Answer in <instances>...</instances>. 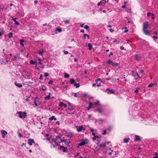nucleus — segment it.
Segmentation results:
<instances>
[{
    "label": "nucleus",
    "instance_id": "34",
    "mask_svg": "<svg viewBox=\"0 0 158 158\" xmlns=\"http://www.w3.org/2000/svg\"><path fill=\"white\" fill-rule=\"evenodd\" d=\"M50 96L49 95L45 96L44 98V99L45 100H49L50 99Z\"/></svg>",
    "mask_w": 158,
    "mask_h": 158
},
{
    "label": "nucleus",
    "instance_id": "37",
    "mask_svg": "<svg viewBox=\"0 0 158 158\" xmlns=\"http://www.w3.org/2000/svg\"><path fill=\"white\" fill-rule=\"evenodd\" d=\"M4 31L3 28L1 30V31L0 32V36H1L4 33Z\"/></svg>",
    "mask_w": 158,
    "mask_h": 158
},
{
    "label": "nucleus",
    "instance_id": "26",
    "mask_svg": "<svg viewBox=\"0 0 158 158\" xmlns=\"http://www.w3.org/2000/svg\"><path fill=\"white\" fill-rule=\"evenodd\" d=\"M56 31H58L59 32H60L62 31V29L60 27H58L56 28Z\"/></svg>",
    "mask_w": 158,
    "mask_h": 158
},
{
    "label": "nucleus",
    "instance_id": "55",
    "mask_svg": "<svg viewBox=\"0 0 158 158\" xmlns=\"http://www.w3.org/2000/svg\"><path fill=\"white\" fill-rule=\"evenodd\" d=\"M102 1H101L99 2L98 3L97 5L98 6H99L101 4H102Z\"/></svg>",
    "mask_w": 158,
    "mask_h": 158
},
{
    "label": "nucleus",
    "instance_id": "50",
    "mask_svg": "<svg viewBox=\"0 0 158 158\" xmlns=\"http://www.w3.org/2000/svg\"><path fill=\"white\" fill-rule=\"evenodd\" d=\"M151 15L152 16V19H154V18H155V17H154V14H153V13H152L151 14Z\"/></svg>",
    "mask_w": 158,
    "mask_h": 158
},
{
    "label": "nucleus",
    "instance_id": "61",
    "mask_svg": "<svg viewBox=\"0 0 158 158\" xmlns=\"http://www.w3.org/2000/svg\"><path fill=\"white\" fill-rule=\"evenodd\" d=\"M16 57H17V59L19 60V59H21V58L19 56H16Z\"/></svg>",
    "mask_w": 158,
    "mask_h": 158
},
{
    "label": "nucleus",
    "instance_id": "44",
    "mask_svg": "<svg viewBox=\"0 0 158 158\" xmlns=\"http://www.w3.org/2000/svg\"><path fill=\"white\" fill-rule=\"evenodd\" d=\"M60 139L61 140V141H60V142H58V143H60V142H64L65 143V141H66V139H62V140L61 139Z\"/></svg>",
    "mask_w": 158,
    "mask_h": 158
},
{
    "label": "nucleus",
    "instance_id": "24",
    "mask_svg": "<svg viewBox=\"0 0 158 158\" xmlns=\"http://www.w3.org/2000/svg\"><path fill=\"white\" fill-rule=\"evenodd\" d=\"M40 89L44 91L46 90V88L45 86L43 85L40 87Z\"/></svg>",
    "mask_w": 158,
    "mask_h": 158
},
{
    "label": "nucleus",
    "instance_id": "13",
    "mask_svg": "<svg viewBox=\"0 0 158 158\" xmlns=\"http://www.w3.org/2000/svg\"><path fill=\"white\" fill-rule=\"evenodd\" d=\"M106 91H109V94H114L115 93V92L113 90V89H110L109 88H107L106 89ZM108 93L109 94V93Z\"/></svg>",
    "mask_w": 158,
    "mask_h": 158
},
{
    "label": "nucleus",
    "instance_id": "39",
    "mask_svg": "<svg viewBox=\"0 0 158 158\" xmlns=\"http://www.w3.org/2000/svg\"><path fill=\"white\" fill-rule=\"evenodd\" d=\"M155 156L153 157V158H158V153L156 152L155 153Z\"/></svg>",
    "mask_w": 158,
    "mask_h": 158
},
{
    "label": "nucleus",
    "instance_id": "49",
    "mask_svg": "<svg viewBox=\"0 0 158 158\" xmlns=\"http://www.w3.org/2000/svg\"><path fill=\"white\" fill-rule=\"evenodd\" d=\"M49 75V74L48 73H45L44 74V76L45 77H46Z\"/></svg>",
    "mask_w": 158,
    "mask_h": 158
},
{
    "label": "nucleus",
    "instance_id": "27",
    "mask_svg": "<svg viewBox=\"0 0 158 158\" xmlns=\"http://www.w3.org/2000/svg\"><path fill=\"white\" fill-rule=\"evenodd\" d=\"M88 46L89 47V50H91L92 49V46L91 44L89 43L88 44Z\"/></svg>",
    "mask_w": 158,
    "mask_h": 158
},
{
    "label": "nucleus",
    "instance_id": "53",
    "mask_svg": "<svg viewBox=\"0 0 158 158\" xmlns=\"http://www.w3.org/2000/svg\"><path fill=\"white\" fill-rule=\"evenodd\" d=\"M0 62L1 63V64H2L4 63L3 60L2 59H0Z\"/></svg>",
    "mask_w": 158,
    "mask_h": 158
},
{
    "label": "nucleus",
    "instance_id": "40",
    "mask_svg": "<svg viewBox=\"0 0 158 158\" xmlns=\"http://www.w3.org/2000/svg\"><path fill=\"white\" fill-rule=\"evenodd\" d=\"M98 137V135H95L93 138V139L94 140H95L96 139V138H97Z\"/></svg>",
    "mask_w": 158,
    "mask_h": 158
},
{
    "label": "nucleus",
    "instance_id": "35",
    "mask_svg": "<svg viewBox=\"0 0 158 158\" xmlns=\"http://www.w3.org/2000/svg\"><path fill=\"white\" fill-rule=\"evenodd\" d=\"M85 37H87L88 39L90 38L89 36L87 34H84L83 35L84 39H85Z\"/></svg>",
    "mask_w": 158,
    "mask_h": 158
},
{
    "label": "nucleus",
    "instance_id": "60",
    "mask_svg": "<svg viewBox=\"0 0 158 158\" xmlns=\"http://www.w3.org/2000/svg\"><path fill=\"white\" fill-rule=\"evenodd\" d=\"M16 19H17V18H13L12 19V20L15 22V21H16Z\"/></svg>",
    "mask_w": 158,
    "mask_h": 158
},
{
    "label": "nucleus",
    "instance_id": "38",
    "mask_svg": "<svg viewBox=\"0 0 158 158\" xmlns=\"http://www.w3.org/2000/svg\"><path fill=\"white\" fill-rule=\"evenodd\" d=\"M97 111L99 113H102V110L100 108H98V109H97Z\"/></svg>",
    "mask_w": 158,
    "mask_h": 158
},
{
    "label": "nucleus",
    "instance_id": "30",
    "mask_svg": "<svg viewBox=\"0 0 158 158\" xmlns=\"http://www.w3.org/2000/svg\"><path fill=\"white\" fill-rule=\"evenodd\" d=\"M8 37L10 38L12 37L13 34L12 32H10L8 34Z\"/></svg>",
    "mask_w": 158,
    "mask_h": 158
},
{
    "label": "nucleus",
    "instance_id": "29",
    "mask_svg": "<svg viewBox=\"0 0 158 158\" xmlns=\"http://www.w3.org/2000/svg\"><path fill=\"white\" fill-rule=\"evenodd\" d=\"M108 63L109 64L111 65H114V63L110 60H109L108 61Z\"/></svg>",
    "mask_w": 158,
    "mask_h": 158
},
{
    "label": "nucleus",
    "instance_id": "11",
    "mask_svg": "<svg viewBox=\"0 0 158 158\" xmlns=\"http://www.w3.org/2000/svg\"><path fill=\"white\" fill-rule=\"evenodd\" d=\"M34 143L35 141L33 139H28V144L29 145H31L33 143Z\"/></svg>",
    "mask_w": 158,
    "mask_h": 158
},
{
    "label": "nucleus",
    "instance_id": "18",
    "mask_svg": "<svg viewBox=\"0 0 158 158\" xmlns=\"http://www.w3.org/2000/svg\"><path fill=\"white\" fill-rule=\"evenodd\" d=\"M15 84L16 86L18 87L19 88H21L22 87L23 85L21 83H17L16 82H15Z\"/></svg>",
    "mask_w": 158,
    "mask_h": 158
},
{
    "label": "nucleus",
    "instance_id": "56",
    "mask_svg": "<svg viewBox=\"0 0 158 158\" xmlns=\"http://www.w3.org/2000/svg\"><path fill=\"white\" fill-rule=\"evenodd\" d=\"M15 24H16V25H19V23L17 21H15Z\"/></svg>",
    "mask_w": 158,
    "mask_h": 158
},
{
    "label": "nucleus",
    "instance_id": "6",
    "mask_svg": "<svg viewBox=\"0 0 158 158\" xmlns=\"http://www.w3.org/2000/svg\"><path fill=\"white\" fill-rule=\"evenodd\" d=\"M76 128H77V131L78 132H80L82 130H84L85 128H84L83 126H76L75 127Z\"/></svg>",
    "mask_w": 158,
    "mask_h": 158
},
{
    "label": "nucleus",
    "instance_id": "28",
    "mask_svg": "<svg viewBox=\"0 0 158 158\" xmlns=\"http://www.w3.org/2000/svg\"><path fill=\"white\" fill-rule=\"evenodd\" d=\"M89 106L87 108V110H89L91 108H92V102H89Z\"/></svg>",
    "mask_w": 158,
    "mask_h": 158
},
{
    "label": "nucleus",
    "instance_id": "43",
    "mask_svg": "<svg viewBox=\"0 0 158 158\" xmlns=\"http://www.w3.org/2000/svg\"><path fill=\"white\" fill-rule=\"evenodd\" d=\"M44 53V51L42 50L38 52V54H40L41 55H42Z\"/></svg>",
    "mask_w": 158,
    "mask_h": 158
},
{
    "label": "nucleus",
    "instance_id": "14",
    "mask_svg": "<svg viewBox=\"0 0 158 158\" xmlns=\"http://www.w3.org/2000/svg\"><path fill=\"white\" fill-rule=\"evenodd\" d=\"M99 101H98L96 102L92 103V108H94L97 105L99 104Z\"/></svg>",
    "mask_w": 158,
    "mask_h": 158
},
{
    "label": "nucleus",
    "instance_id": "10",
    "mask_svg": "<svg viewBox=\"0 0 158 158\" xmlns=\"http://www.w3.org/2000/svg\"><path fill=\"white\" fill-rule=\"evenodd\" d=\"M59 106L60 107L66 108L67 107V105L62 102H60Z\"/></svg>",
    "mask_w": 158,
    "mask_h": 158
},
{
    "label": "nucleus",
    "instance_id": "48",
    "mask_svg": "<svg viewBox=\"0 0 158 158\" xmlns=\"http://www.w3.org/2000/svg\"><path fill=\"white\" fill-rule=\"evenodd\" d=\"M64 23L66 24H68L69 23V21L68 20H65L64 21Z\"/></svg>",
    "mask_w": 158,
    "mask_h": 158
},
{
    "label": "nucleus",
    "instance_id": "5",
    "mask_svg": "<svg viewBox=\"0 0 158 158\" xmlns=\"http://www.w3.org/2000/svg\"><path fill=\"white\" fill-rule=\"evenodd\" d=\"M59 138V139H61V137H60L59 136H57L55 138H53L52 139V140L53 142L55 144L56 146H58L59 145L58 143H57L56 141L57 140V139Z\"/></svg>",
    "mask_w": 158,
    "mask_h": 158
},
{
    "label": "nucleus",
    "instance_id": "62",
    "mask_svg": "<svg viewBox=\"0 0 158 158\" xmlns=\"http://www.w3.org/2000/svg\"><path fill=\"white\" fill-rule=\"evenodd\" d=\"M56 123L57 125H59L60 124V122L59 121H57L56 122Z\"/></svg>",
    "mask_w": 158,
    "mask_h": 158
},
{
    "label": "nucleus",
    "instance_id": "41",
    "mask_svg": "<svg viewBox=\"0 0 158 158\" xmlns=\"http://www.w3.org/2000/svg\"><path fill=\"white\" fill-rule=\"evenodd\" d=\"M17 60V57L16 56H14L13 58L12 59V60L13 61H15V60Z\"/></svg>",
    "mask_w": 158,
    "mask_h": 158
},
{
    "label": "nucleus",
    "instance_id": "45",
    "mask_svg": "<svg viewBox=\"0 0 158 158\" xmlns=\"http://www.w3.org/2000/svg\"><path fill=\"white\" fill-rule=\"evenodd\" d=\"M139 88H136V89L135 90V93H138L139 91Z\"/></svg>",
    "mask_w": 158,
    "mask_h": 158
},
{
    "label": "nucleus",
    "instance_id": "20",
    "mask_svg": "<svg viewBox=\"0 0 158 158\" xmlns=\"http://www.w3.org/2000/svg\"><path fill=\"white\" fill-rule=\"evenodd\" d=\"M25 42V41L23 39H21L20 40V44L21 45V46L23 47L24 46V44H23V43H24Z\"/></svg>",
    "mask_w": 158,
    "mask_h": 158
},
{
    "label": "nucleus",
    "instance_id": "16",
    "mask_svg": "<svg viewBox=\"0 0 158 158\" xmlns=\"http://www.w3.org/2000/svg\"><path fill=\"white\" fill-rule=\"evenodd\" d=\"M135 57L137 60H139L141 58V56L138 55L135 56Z\"/></svg>",
    "mask_w": 158,
    "mask_h": 158
},
{
    "label": "nucleus",
    "instance_id": "63",
    "mask_svg": "<svg viewBox=\"0 0 158 158\" xmlns=\"http://www.w3.org/2000/svg\"><path fill=\"white\" fill-rule=\"evenodd\" d=\"M30 98V97H28V98H27L26 100V102H27V101H28L29 100V99Z\"/></svg>",
    "mask_w": 158,
    "mask_h": 158
},
{
    "label": "nucleus",
    "instance_id": "12",
    "mask_svg": "<svg viewBox=\"0 0 158 158\" xmlns=\"http://www.w3.org/2000/svg\"><path fill=\"white\" fill-rule=\"evenodd\" d=\"M60 148L61 150L62 149V151L64 152H67L68 149L67 148L64 147L63 146H61L60 147Z\"/></svg>",
    "mask_w": 158,
    "mask_h": 158
},
{
    "label": "nucleus",
    "instance_id": "3",
    "mask_svg": "<svg viewBox=\"0 0 158 158\" xmlns=\"http://www.w3.org/2000/svg\"><path fill=\"white\" fill-rule=\"evenodd\" d=\"M70 82L71 84H73L74 86H76V88L79 87L80 86V84L77 83L75 80L73 78L70 79Z\"/></svg>",
    "mask_w": 158,
    "mask_h": 158
},
{
    "label": "nucleus",
    "instance_id": "57",
    "mask_svg": "<svg viewBox=\"0 0 158 158\" xmlns=\"http://www.w3.org/2000/svg\"><path fill=\"white\" fill-rule=\"evenodd\" d=\"M109 30L111 32H112L114 31V30L112 28L109 29Z\"/></svg>",
    "mask_w": 158,
    "mask_h": 158
},
{
    "label": "nucleus",
    "instance_id": "19",
    "mask_svg": "<svg viewBox=\"0 0 158 158\" xmlns=\"http://www.w3.org/2000/svg\"><path fill=\"white\" fill-rule=\"evenodd\" d=\"M98 81H101V79L100 78H98L95 80L96 83H93L92 85L93 86H95L96 85V83H98Z\"/></svg>",
    "mask_w": 158,
    "mask_h": 158
},
{
    "label": "nucleus",
    "instance_id": "8",
    "mask_svg": "<svg viewBox=\"0 0 158 158\" xmlns=\"http://www.w3.org/2000/svg\"><path fill=\"white\" fill-rule=\"evenodd\" d=\"M69 106L68 107V109L69 110H71L74 109V105L73 104L70 103H69Z\"/></svg>",
    "mask_w": 158,
    "mask_h": 158
},
{
    "label": "nucleus",
    "instance_id": "36",
    "mask_svg": "<svg viewBox=\"0 0 158 158\" xmlns=\"http://www.w3.org/2000/svg\"><path fill=\"white\" fill-rule=\"evenodd\" d=\"M113 42L114 43H116V44H118L119 43V41H117V40L115 39L113 41Z\"/></svg>",
    "mask_w": 158,
    "mask_h": 158
},
{
    "label": "nucleus",
    "instance_id": "9",
    "mask_svg": "<svg viewBox=\"0 0 158 158\" xmlns=\"http://www.w3.org/2000/svg\"><path fill=\"white\" fill-rule=\"evenodd\" d=\"M2 134V137L3 138H4L5 137L6 135L7 134V132L3 130H2L1 131Z\"/></svg>",
    "mask_w": 158,
    "mask_h": 158
},
{
    "label": "nucleus",
    "instance_id": "54",
    "mask_svg": "<svg viewBox=\"0 0 158 158\" xmlns=\"http://www.w3.org/2000/svg\"><path fill=\"white\" fill-rule=\"evenodd\" d=\"M34 104L35 105V106H38V104L36 102V101H35H35L34 102Z\"/></svg>",
    "mask_w": 158,
    "mask_h": 158
},
{
    "label": "nucleus",
    "instance_id": "64",
    "mask_svg": "<svg viewBox=\"0 0 158 158\" xmlns=\"http://www.w3.org/2000/svg\"><path fill=\"white\" fill-rule=\"evenodd\" d=\"M120 48L121 49V50H123L124 49V48L123 46H121L120 47Z\"/></svg>",
    "mask_w": 158,
    "mask_h": 158
},
{
    "label": "nucleus",
    "instance_id": "58",
    "mask_svg": "<svg viewBox=\"0 0 158 158\" xmlns=\"http://www.w3.org/2000/svg\"><path fill=\"white\" fill-rule=\"evenodd\" d=\"M118 65V64L116 63H114V66H117Z\"/></svg>",
    "mask_w": 158,
    "mask_h": 158
},
{
    "label": "nucleus",
    "instance_id": "22",
    "mask_svg": "<svg viewBox=\"0 0 158 158\" xmlns=\"http://www.w3.org/2000/svg\"><path fill=\"white\" fill-rule=\"evenodd\" d=\"M49 119L50 120H52L54 119L55 121L57 119L56 118H55V117L54 116H52L51 117L49 118Z\"/></svg>",
    "mask_w": 158,
    "mask_h": 158
},
{
    "label": "nucleus",
    "instance_id": "51",
    "mask_svg": "<svg viewBox=\"0 0 158 158\" xmlns=\"http://www.w3.org/2000/svg\"><path fill=\"white\" fill-rule=\"evenodd\" d=\"M106 134V131L105 130H103V132L102 133V134L103 135H105Z\"/></svg>",
    "mask_w": 158,
    "mask_h": 158
},
{
    "label": "nucleus",
    "instance_id": "46",
    "mask_svg": "<svg viewBox=\"0 0 158 158\" xmlns=\"http://www.w3.org/2000/svg\"><path fill=\"white\" fill-rule=\"evenodd\" d=\"M153 85H154L153 83H151L148 85V87H150L152 86Z\"/></svg>",
    "mask_w": 158,
    "mask_h": 158
},
{
    "label": "nucleus",
    "instance_id": "33",
    "mask_svg": "<svg viewBox=\"0 0 158 158\" xmlns=\"http://www.w3.org/2000/svg\"><path fill=\"white\" fill-rule=\"evenodd\" d=\"M64 77L66 78H67L69 77V75L67 73H64Z\"/></svg>",
    "mask_w": 158,
    "mask_h": 158
},
{
    "label": "nucleus",
    "instance_id": "1",
    "mask_svg": "<svg viewBox=\"0 0 158 158\" xmlns=\"http://www.w3.org/2000/svg\"><path fill=\"white\" fill-rule=\"evenodd\" d=\"M148 27L149 24L148 22H146L143 23V32L144 34L147 35H150L149 31L148 30Z\"/></svg>",
    "mask_w": 158,
    "mask_h": 158
},
{
    "label": "nucleus",
    "instance_id": "21",
    "mask_svg": "<svg viewBox=\"0 0 158 158\" xmlns=\"http://www.w3.org/2000/svg\"><path fill=\"white\" fill-rule=\"evenodd\" d=\"M106 146V143H104L103 144H100L99 147L101 148H104Z\"/></svg>",
    "mask_w": 158,
    "mask_h": 158
},
{
    "label": "nucleus",
    "instance_id": "4",
    "mask_svg": "<svg viewBox=\"0 0 158 158\" xmlns=\"http://www.w3.org/2000/svg\"><path fill=\"white\" fill-rule=\"evenodd\" d=\"M89 143V140L87 139H85V140L82 141L78 144V146H82L85 144H88Z\"/></svg>",
    "mask_w": 158,
    "mask_h": 158
},
{
    "label": "nucleus",
    "instance_id": "31",
    "mask_svg": "<svg viewBox=\"0 0 158 158\" xmlns=\"http://www.w3.org/2000/svg\"><path fill=\"white\" fill-rule=\"evenodd\" d=\"M30 63L31 64H35L36 63V62L31 60L30 61Z\"/></svg>",
    "mask_w": 158,
    "mask_h": 158
},
{
    "label": "nucleus",
    "instance_id": "59",
    "mask_svg": "<svg viewBox=\"0 0 158 158\" xmlns=\"http://www.w3.org/2000/svg\"><path fill=\"white\" fill-rule=\"evenodd\" d=\"M112 128V127L111 126H109L108 127V129L110 131Z\"/></svg>",
    "mask_w": 158,
    "mask_h": 158
},
{
    "label": "nucleus",
    "instance_id": "32",
    "mask_svg": "<svg viewBox=\"0 0 158 158\" xmlns=\"http://www.w3.org/2000/svg\"><path fill=\"white\" fill-rule=\"evenodd\" d=\"M84 27V28L86 29L88 31H89V27L88 25H86Z\"/></svg>",
    "mask_w": 158,
    "mask_h": 158
},
{
    "label": "nucleus",
    "instance_id": "23",
    "mask_svg": "<svg viewBox=\"0 0 158 158\" xmlns=\"http://www.w3.org/2000/svg\"><path fill=\"white\" fill-rule=\"evenodd\" d=\"M65 143L66 144V145L69 146V144L71 143V142L69 141V139H66Z\"/></svg>",
    "mask_w": 158,
    "mask_h": 158
},
{
    "label": "nucleus",
    "instance_id": "15",
    "mask_svg": "<svg viewBox=\"0 0 158 158\" xmlns=\"http://www.w3.org/2000/svg\"><path fill=\"white\" fill-rule=\"evenodd\" d=\"M140 139V138L139 136L136 135L135 136V140L136 142L138 141Z\"/></svg>",
    "mask_w": 158,
    "mask_h": 158
},
{
    "label": "nucleus",
    "instance_id": "42",
    "mask_svg": "<svg viewBox=\"0 0 158 158\" xmlns=\"http://www.w3.org/2000/svg\"><path fill=\"white\" fill-rule=\"evenodd\" d=\"M89 129L92 131V132H94V131H95V132H96L97 131V130L96 129L95 130H94L92 128H91V127H90Z\"/></svg>",
    "mask_w": 158,
    "mask_h": 158
},
{
    "label": "nucleus",
    "instance_id": "2",
    "mask_svg": "<svg viewBox=\"0 0 158 158\" xmlns=\"http://www.w3.org/2000/svg\"><path fill=\"white\" fill-rule=\"evenodd\" d=\"M17 113L19 114V117L20 118H24L27 117V113L25 112H23L21 111H19Z\"/></svg>",
    "mask_w": 158,
    "mask_h": 158
},
{
    "label": "nucleus",
    "instance_id": "52",
    "mask_svg": "<svg viewBox=\"0 0 158 158\" xmlns=\"http://www.w3.org/2000/svg\"><path fill=\"white\" fill-rule=\"evenodd\" d=\"M151 14L152 13H151L150 12H148V13L147 14V16H148V17L150 16L151 15Z\"/></svg>",
    "mask_w": 158,
    "mask_h": 158
},
{
    "label": "nucleus",
    "instance_id": "47",
    "mask_svg": "<svg viewBox=\"0 0 158 158\" xmlns=\"http://www.w3.org/2000/svg\"><path fill=\"white\" fill-rule=\"evenodd\" d=\"M53 83V81L52 80H50L48 82V84H52Z\"/></svg>",
    "mask_w": 158,
    "mask_h": 158
},
{
    "label": "nucleus",
    "instance_id": "7",
    "mask_svg": "<svg viewBox=\"0 0 158 158\" xmlns=\"http://www.w3.org/2000/svg\"><path fill=\"white\" fill-rule=\"evenodd\" d=\"M132 75L135 77V79L136 80L140 77L139 76V74L137 72H133L132 73Z\"/></svg>",
    "mask_w": 158,
    "mask_h": 158
},
{
    "label": "nucleus",
    "instance_id": "17",
    "mask_svg": "<svg viewBox=\"0 0 158 158\" xmlns=\"http://www.w3.org/2000/svg\"><path fill=\"white\" fill-rule=\"evenodd\" d=\"M73 135V132L68 133L66 135V136L68 137H70L72 136Z\"/></svg>",
    "mask_w": 158,
    "mask_h": 158
},
{
    "label": "nucleus",
    "instance_id": "25",
    "mask_svg": "<svg viewBox=\"0 0 158 158\" xmlns=\"http://www.w3.org/2000/svg\"><path fill=\"white\" fill-rule=\"evenodd\" d=\"M130 140L129 138H125L123 139V142L125 143H127L128 142V141Z\"/></svg>",
    "mask_w": 158,
    "mask_h": 158
}]
</instances>
